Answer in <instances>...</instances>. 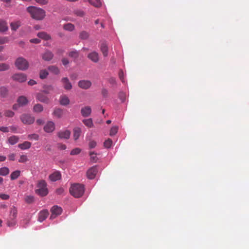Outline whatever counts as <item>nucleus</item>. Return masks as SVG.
<instances>
[{"mask_svg":"<svg viewBox=\"0 0 249 249\" xmlns=\"http://www.w3.org/2000/svg\"><path fill=\"white\" fill-rule=\"evenodd\" d=\"M119 97L122 102H124L125 99V95L124 92H120L119 94Z\"/></svg>","mask_w":249,"mask_h":249,"instance_id":"obj_55","label":"nucleus"},{"mask_svg":"<svg viewBox=\"0 0 249 249\" xmlns=\"http://www.w3.org/2000/svg\"><path fill=\"white\" fill-rule=\"evenodd\" d=\"M89 2L95 7H99L102 5L100 0H89Z\"/></svg>","mask_w":249,"mask_h":249,"instance_id":"obj_36","label":"nucleus"},{"mask_svg":"<svg viewBox=\"0 0 249 249\" xmlns=\"http://www.w3.org/2000/svg\"><path fill=\"white\" fill-rule=\"evenodd\" d=\"M9 170L6 167H3L0 168V175L5 176L9 174Z\"/></svg>","mask_w":249,"mask_h":249,"instance_id":"obj_34","label":"nucleus"},{"mask_svg":"<svg viewBox=\"0 0 249 249\" xmlns=\"http://www.w3.org/2000/svg\"><path fill=\"white\" fill-rule=\"evenodd\" d=\"M48 74H49V73L47 70H41L40 71L39 77L42 79H44L47 77Z\"/></svg>","mask_w":249,"mask_h":249,"instance_id":"obj_37","label":"nucleus"},{"mask_svg":"<svg viewBox=\"0 0 249 249\" xmlns=\"http://www.w3.org/2000/svg\"><path fill=\"white\" fill-rule=\"evenodd\" d=\"M28 137L30 140L34 139L35 140H38L39 136L38 135H37L36 134H33L29 135Z\"/></svg>","mask_w":249,"mask_h":249,"instance_id":"obj_50","label":"nucleus"},{"mask_svg":"<svg viewBox=\"0 0 249 249\" xmlns=\"http://www.w3.org/2000/svg\"><path fill=\"white\" fill-rule=\"evenodd\" d=\"M70 135L71 132L68 130L60 131L57 133L58 137L60 139H68Z\"/></svg>","mask_w":249,"mask_h":249,"instance_id":"obj_13","label":"nucleus"},{"mask_svg":"<svg viewBox=\"0 0 249 249\" xmlns=\"http://www.w3.org/2000/svg\"><path fill=\"white\" fill-rule=\"evenodd\" d=\"M63 28L64 30L69 32H72L74 31L75 29L74 25L71 23H68L64 24Z\"/></svg>","mask_w":249,"mask_h":249,"instance_id":"obj_26","label":"nucleus"},{"mask_svg":"<svg viewBox=\"0 0 249 249\" xmlns=\"http://www.w3.org/2000/svg\"><path fill=\"white\" fill-rule=\"evenodd\" d=\"M28 84L30 86H33V85L36 84V82L35 80L31 79L28 81Z\"/></svg>","mask_w":249,"mask_h":249,"instance_id":"obj_61","label":"nucleus"},{"mask_svg":"<svg viewBox=\"0 0 249 249\" xmlns=\"http://www.w3.org/2000/svg\"><path fill=\"white\" fill-rule=\"evenodd\" d=\"M27 10L30 14L31 17L36 20H42L46 16L45 11L40 8L29 6L27 8Z\"/></svg>","mask_w":249,"mask_h":249,"instance_id":"obj_1","label":"nucleus"},{"mask_svg":"<svg viewBox=\"0 0 249 249\" xmlns=\"http://www.w3.org/2000/svg\"><path fill=\"white\" fill-rule=\"evenodd\" d=\"M15 154L12 153L8 155V159L10 160L14 161L15 160Z\"/></svg>","mask_w":249,"mask_h":249,"instance_id":"obj_58","label":"nucleus"},{"mask_svg":"<svg viewBox=\"0 0 249 249\" xmlns=\"http://www.w3.org/2000/svg\"><path fill=\"white\" fill-rule=\"evenodd\" d=\"M20 171L19 170H16L14 172H13L11 175L10 178L11 180H15L18 178V177L20 176Z\"/></svg>","mask_w":249,"mask_h":249,"instance_id":"obj_32","label":"nucleus"},{"mask_svg":"<svg viewBox=\"0 0 249 249\" xmlns=\"http://www.w3.org/2000/svg\"><path fill=\"white\" fill-rule=\"evenodd\" d=\"M18 138L16 136H11L8 139L9 142L12 145L16 144L18 142Z\"/></svg>","mask_w":249,"mask_h":249,"instance_id":"obj_33","label":"nucleus"},{"mask_svg":"<svg viewBox=\"0 0 249 249\" xmlns=\"http://www.w3.org/2000/svg\"><path fill=\"white\" fill-rule=\"evenodd\" d=\"M75 15L78 17H83L85 15L84 12L82 10H76L74 12Z\"/></svg>","mask_w":249,"mask_h":249,"instance_id":"obj_48","label":"nucleus"},{"mask_svg":"<svg viewBox=\"0 0 249 249\" xmlns=\"http://www.w3.org/2000/svg\"><path fill=\"white\" fill-rule=\"evenodd\" d=\"M102 94L103 97H106L108 95V91L106 89H102Z\"/></svg>","mask_w":249,"mask_h":249,"instance_id":"obj_57","label":"nucleus"},{"mask_svg":"<svg viewBox=\"0 0 249 249\" xmlns=\"http://www.w3.org/2000/svg\"><path fill=\"white\" fill-rule=\"evenodd\" d=\"M108 81L110 83V84H116V80L113 77H111L108 80Z\"/></svg>","mask_w":249,"mask_h":249,"instance_id":"obj_62","label":"nucleus"},{"mask_svg":"<svg viewBox=\"0 0 249 249\" xmlns=\"http://www.w3.org/2000/svg\"><path fill=\"white\" fill-rule=\"evenodd\" d=\"M61 174L59 171H55L49 176V179L52 181H56L61 178Z\"/></svg>","mask_w":249,"mask_h":249,"instance_id":"obj_16","label":"nucleus"},{"mask_svg":"<svg viewBox=\"0 0 249 249\" xmlns=\"http://www.w3.org/2000/svg\"><path fill=\"white\" fill-rule=\"evenodd\" d=\"M21 122L25 124H32L35 120V117L29 114H23L20 117Z\"/></svg>","mask_w":249,"mask_h":249,"instance_id":"obj_6","label":"nucleus"},{"mask_svg":"<svg viewBox=\"0 0 249 249\" xmlns=\"http://www.w3.org/2000/svg\"><path fill=\"white\" fill-rule=\"evenodd\" d=\"M89 147L90 148H93L96 147L97 143L94 141H91L89 142Z\"/></svg>","mask_w":249,"mask_h":249,"instance_id":"obj_54","label":"nucleus"},{"mask_svg":"<svg viewBox=\"0 0 249 249\" xmlns=\"http://www.w3.org/2000/svg\"><path fill=\"white\" fill-rule=\"evenodd\" d=\"M10 66L6 63H0V71H5L9 70Z\"/></svg>","mask_w":249,"mask_h":249,"instance_id":"obj_38","label":"nucleus"},{"mask_svg":"<svg viewBox=\"0 0 249 249\" xmlns=\"http://www.w3.org/2000/svg\"><path fill=\"white\" fill-rule=\"evenodd\" d=\"M97 167L96 166H93L89 168L87 172V176L90 179H93L97 173Z\"/></svg>","mask_w":249,"mask_h":249,"instance_id":"obj_9","label":"nucleus"},{"mask_svg":"<svg viewBox=\"0 0 249 249\" xmlns=\"http://www.w3.org/2000/svg\"><path fill=\"white\" fill-rule=\"evenodd\" d=\"M8 29L7 23L3 20H0V32L6 31Z\"/></svg>","mask_w":249,"mask_h":249,"instance_id":"obj_28","label":"nucleus"},{"mask_svg":"<svg viewBox=\"0 0 249 249\" xmlns=\"http://www.w3.org/2000/svg\"><path fill=\"white\" fill-rule=\"evenodd\" d=\"M59 101L60 104L63 106H67L70 103V100L69 98L65 95L61 96Z\"/></svg>","mask_w":249,"mask_h":249,"instance_id":"obj_22","label":"nucleus"},{"mask_svg":"<svg viewBox=\"0 0 249 249\" xmlns=\"http://www.w3.org/2000/svg\"><path fill=\"white\" fill-rule=\"evenodd\" d=\"M63 111L62 109L59 108L54 109V111H53V114L54 116H56L57 117H58V118L61 117L63 115Z\"/></svg>","mask_w":249,"mask_h":249,"instance_id":"obj_30","label":"nucleus"},{"mask_svg":"<svg viewBox=\"0 0 249 249\" xmlns=\"http://www.w3.org/2000/svg\"><path fill=\"white\" fill-rule=\"evenodd\" d=\"M55 129V124L53 122L49 121L44 126V130L47 133H51Z\"/></svg>","mask_w":249,"mask_h":249,"instance_id":"obj_10","label":"nucleus"},{"mask_svg":"<svg viewBox=\"0 0 249 249\" xmlns=\"http://www.w3.org/2000/svg\"><path fill=\"white\" fill-rule=\"evenodd\" d=\"M18 214L17 209L15 206L10 208V215L7 221V225L9 227H13L16 224V218Z\"/></svg>","mask_w":249,"mask_h":249,"instance_id":"obj_4","label":"nucleus"},{"mask_svg":"<svg viewBox=\"0 0 249 249\" xmlns=\"http://www.w3.org/2000/svg\"><path fill=\"white\" fill-rule=\"evenodd\" d=\"M118 127L116 126H113L110 131V136H114L115 135L117 132H118Z\"/></svg>","mask_w":249,"mask_h":249,"instance_id":"obj_45","label":"nucleus"},{"mask_svg":"<svg viewBox=\"0 0 249 249\" xmlns=\"http://www.w3.org/2000/svg\"><path fill=\"white\" fill-rule=\"evenodd\" d=\"M4 115L7 117H12L14 115V112L11 110H6Z\"/></svg>","mask_w":249,"mask_h":249,"instance_id":"obj_49","label":"nucleus"},{"mask_svg":"<svg viewBox=\"0 0 249 249\" xmlns=\"http://www.w3.org/2000/svg\"><path fill=\"white\" fill-rule=\"evenodd\" d=\"M40 5H45L48 3V0H35Z\"/></svg>","mask_w":249,"mask_h":249,"instance_id":"obj_53","label":"nucleus"},{"mask_svg":"<svg viewBox=\"0 0 249 249\" xmlns=\"http://www.w3.org/2000/svg\"><path fill=\"white\" fill-rule=\"evenodd\" d=\"M30 42L33 43L38 44L40 42V40L38 38H34V39H31L30 40Z\"/></svg>","mask_w":249,"mask_h":249,"instance_id":"obj_59","label":"nucleus"},{"mask_svg":"<svg viewBox=\"0 0 249 249\" xmlns=\"http://www.w3.org/2000/svg\"><path fill=\"white\" fill-rule=\"evenodd\" d=\"M81 129L79 127H75L73 130V138L75 141H76L79 138L81 133Z\"/></svg>","mask_w":249,"mask_h":249,"instance_id":"obj_23","label":"nucleus"},{"mask_svg":"<svg viewBox=\"0 0 249 249\" xmlns=\"http://www.w3.org/2000/svg\"><path fill=\"white\" fill-rule=\"evenodd\" d=\"M89 36V35L88 32L86 31H82L79 34V37L82 39H86Z\"/></svg>","mask_w":249,"mask_h":249,"instance_id":"obj_39","label":"nucleus"},{"mask_svg":"<svg viewBox=\"0 0 249 249\" xmlns=\"http://www.w3.org/2000/svg\"><path fill=\"white\" fill-rule=\"evenodd\" d=\"M84 124L87 127L91 128L93 126V123L92 122V120L91 118L88 119H84L82 121Z\"/></svg>","mask_w":249,"mask_h":249,"instance_id":"obj_29","label":"nucleus"},{"mask_svg":"<svg viewBox=\"0 0 249 249\" xmlns=\"http://www.w3.org/2000/svg\"><path fill=\"white\" fill-rule=\"evenodd\" d=\"M59 148L61 149V150H65L67 148V146L65 144H60L59 145Z\"/></svg>","mask_w":249,"mask_h":249,"instance_id":"obj_64","label":"nucleus"},{"mask_svg":"<svg viewBox=\"0 0 249 249\" xmlns=\"http://www.w3.org/2000/svg\"><path fill=\"white\" fill-rule=\"evenodd\" d=\"M69 55L71 57L76 58L79 56V53L77 51H72L69 53Z\"/></svg>","mask_w":249,"mask_h":249,"instance_id":"obj_42","label":"nucleus"},{"mask_svg":"<svg viewBox=\"0 0 249 249\" xmlns=\"http://www.w3.org/2000/svg\"><path fill=\"white\" fill-rule=\"evenodd\" d=\"M7 93V90L6 88L2 87L0 88V95L2 97L6 96Z\"/></svg>","mask_w":249,"mask_h":249,"instance_id":"obj_43","label":"nucleus"},{"mask_svg":"<svg viewBox=\"0 0 249 249\" xmlns=\"http://www.w3.org/2000/svg\"><path fill=\"white\" fill-rule=\"evenodd\" d=\"M91 113V108L89 106H86L81 109V113L82 116L87 117L89 116Z\"/></svg>","mask_w":249,"mask_h":249,"instance_id":"obj_14","label":"nucleus"},{"mask_svg":"<svg viewBox=\"0 0 249 249\" xmlns=\"http://www.w3.org/2000/svg\"><path fill=\"white\" fill-rule=\"evenodd\" d=\"M85 192L84 186L80 184H74L70 188L71 194L76 198L81 197Z\"/></svg>","mask_w":249,"mask_h":249,"instance_id":"obj_2","label":"nucleus"},{"mask_svg":"<svg viewBox=\"0 0 249 249\" xmlns=\"http://www.w3.org/2000/svg\"><path fill=\"white\" fill-rule=\"evenodd\" d=\"M62 63L64 65L66 66L69 63V61L67 58H63L62 60Z\"/></svg>","mask_w":249,"mask_h":249,"instance_id":"obj_63","label":"nucleus"},{"mask_svg":"<svg viewBox=\"0 0 249 249\" xmlns=\"http://www.w3.org/2000/svg\"><path fill=\"white\" fill-rule=\"evenodd\" d=\"M28 160V158L27 156L25 155H22L20 156V159L18 160V162L20 163H24L26 162Z\"/></svg>","mask_w":249,"mask_h":249,"instance_id":"obj_46","label":"nucleus"},{"mask_svg":"<svg viewBox=\"0 0 249 249\" xmlns=\"http://www.w3.org/2000/svg\"><path fill=\"white\" fill-rule=\"evenodd\" d=\"M36 99L44 103L48 104L49 102V99L47 96L43 94L42 93H38L36 95Z\"/></svg>","mask_w":249,"mask_h":249,"instance_id":"obj_15","label":"nucleus"},{"mask_svg":"<svg viewBox=\"0 0 249 249\" xmlns=\"http://www.w3.org/2000/svg\"><path fill=\"white\" fill-rule=\"evenodd\" d=\"M49 215V212L47 210H43L40 212L38 215V220L42 222L46 219Z\"/></svg>","mask_w":249,"mask_h":249,"instance_id":"obj_17","label":"nucleus"},{"mask_svg":"<svg viewBox=\"0 0 249 249\" xmlns=\"http://www.w3.org/2000/svg\"><path fill=\"white\" fill-rule=\"evenodd\" d=\"M21 25V22L19 20L14 21L10 23V27L13 31H16Z\"/></svg>","mask_w":249,"mask_h":249,"instance_id":"obj_24","label":"nucleus"},{"mask_svg":"<svg viewBox=\"0 0 249 249\" xmlns=\"http://www.w3.org/2000/svg\"><path fill=\"white\" fill-rule=\"evenodd\" d=\"M43 109V106L39 104H37L34 106L33 111L35 112H40Z\"/></svg>","mask_w":249,"mask_h":249,"instance_id":"obj_31","label":"nucleus"},{"mask_svg":"<svg viewBox=\"0 0 249 249\" xmlns=\"http://www.w3.org/2000/svg\"><path fill=\"white\" fill-rule=\"evenodd\" d=\"M100 50L104 56L106 57L108 55V47L106 42L102 43L100 47Z\"/></svg>","mask_w":249,"mask_h":249,"instance_id":"obj_20","label":"nucleus"},{"mask_svg":"<svg viewBox=\"0 0 249 249\" xmlns=\"http://www.w3.org/2000/svg\"><path fill=\"white\" fill-rule=\"evenodd\" d=\"M81 152V149L79 148H75L72 150L71 152V155H75L79 154Z\"/></svg>","mask_w":249,"mask_h":249,"instance_id":"obj_47","label":"nucleus"},{"mask_svg":"<svg viewBox=\"0 0 249 249\" xmlns=\"http://www.w3.org/2000/svg\"><path fill=\"white\" fill-rule=\"evenodd\" d=\"M8 42L7 37H0V44H3Z\"/></svg>","mask_w":249,"mask_h":249,"instance_id":"obj_51","label":"nucleus"},{"mask_svg":"<svg viewBox=\"0 0 249 249\" xmlns=\"http://www.w3.org/2000/svg\"><path fill=\"white\" fill-rule=\"evenodd\" d=\"M27 75L23 73H17L13 74L12 79L15 81L22 83L27 80Z\"/></svg>","mask_w":249,"mask_h":249,"instance_id":"obj_7","label":"nucleus"},{"mask_svg":"<svg viewBox=\"0 0 249 249\" xmlns=\"http://www.w3.org/2000/svg\"><path fill=\"white\" fill-rule=\"evenodd\" d=\"M51 212L52 214L50 216V219H54L58 215H60L62 212V209L60 207L58 206H53L51 210Z\"/></svg>","mask_w":249,"mask_h":249,"instance_id":"obj_8","label":"nucleus"},{"mask_svg":"<svg viewBox=\"0 0 249 249\" xmlns=\"http://www.w3.org/2000/svg\"><path fill=\"white\" fill-rule=\"evenodd\" d=\"M15 65L18 70L21 71H25L29 67L28 62L26 59L22 57H18L16 59Z\"/></svg>","mask_w":249,"mask_h":249,"instance_id":"obj_5","label":"nucleus"},{"mask_svg":"<svg viewBox=\"0 0 249 249\" xmlns=\"http://www.w3.org/2000/svg\"><path fill=\"white\" fill-rule=\"evenodd\" d=\"M0 131L3 132H9L8 127L6 126H1L0 127Z\"/></svg>","mask_w":249,"mask_h":249,"instance_id":"obj_60","label":"nucleus"},{"mask_svg":"<svg viewBox=\"0 0 249 249\" xmlns=\"http://www.w3.org/2000/svg\"><path fill=\"white\" fill-rule=\"evenodd\" d=\"M18 104L21 106H23L27 104L28 103V99L24 96H21L18 99Z\"/></svg>","mask_w":249,"mask_h":249,"instance_id":"obj_25","label":"nucleus"},{"mask_svg":"<svg viewBox=\"0 0 249 249\" xmlns=\"http://www.w3.org/2000/svg\"><path fill=\"white\" fill-rule=\"evenodd\" d=\"M61 81L64 85V87L66 89L70 90L72 88V85L70 82L69 79L67 77H64L62 79Z\"/></svg>","mask_w":249,"mask_h":249,"instance_id":"obj_18","label":"nucleus"},{"mask_svg":"<svg viewBox=\"0 0 249 249\" xmlns=\"http://www.w3.org/2000/svg\"><path fill=\"white\" fill-rule=\"evenodd\" d=\"M48 70L50 71V72L55 74H58L59 73V69L54 66H49L48 67Z\"/></svg>","mask_w":249,"mask_h":249,"instance_id":"obj_35","label":"nucleus"},{"mask_svg":"<svg viewBox=\"0 0 249 249\" xmlns=\"http://www.w3.org/2000/svg\"><path fill=\"white\" fill-rule=\"evenodd\" d=\"M0 197L3 200H7L9 198V196L5 194H0Z\"/></svg>","mask_w":249,"mask_h":249,"instance_id":"obj_56","label":"nucleus"},{"mask_svg":"<svg viewBox=\"0 0 249 249\" xmlns=\"http://www.w3.org/2000/svg\"><path fill=\"white\" fill-rule=\"evenodd\" d=\"M112 144V141L110 139H108L104 143V146L107 148H110Z\"/></svg>","mask_w":249,"mask_h":249,"instance_id":"obj_41","label":"nucleus"},{"mask_svg":"<svg viewBox=\"0 0 249 249\" xmlns=\"http://www.w3.org/2000/svg\"><path fill=\"white\" fill-rule=\"evenodd\" d=\"M78 86L83 89H88L91 86V82L89 80H80L78 83Z\"/></svg>","mask_w":249,"mask_h":249,"instance_id":"obj_11","label":"nucleus"},{"mask_svg":"<svg viewBox=\"0 0 249 249\" xmlns=\"http://www.w3.org/2000/svg\"><path fill=\"white\" fill-rule=\"evenodd\" d=\"M31 146V143L27 141L18 145V147L22 150L28 149L30 148Z\"/></svg>","mask_w":249,"mask_h":249,"instance_id":"obj_27","label":"nucleus"},{"mask_svg":"<svg viewBox=\"0 0 249 249\" xmlns=\"http://www.w3.org/2000/svg\"><path fill=\"white\" fill-rule=\"evenodd\" d=\"M53 53L49 51H47L42 55V58L45 61H50L53 59Z\"/></svg>","mask_w":249,"mask_h":249,"instance_id":"obj_19","label":"nucleus"},{"mask_svg":"<svg viewBox=\"0 0 249 249\" xmlns=\"http://www.w3.org/2000/svg\"><path fill=\"white\" fill-rule=\"evenodd\" d=\"M36 187L37 189L35 190L36 194L41 196L47 195L48 190L47 188V183L44 180L38 181Z\"/></svg>","mask_w":249,"mask_h":249,"instance_id":"obj_3","label":"nucleus"},{"mask_svg":"<svg viewBox=\"0 0 249 249\" xmlns=\"http://www.w3.org/2000/svg\"><path fill=\"white\" fill-rule=\"evenodd\" d=\"M88 57L94 63H97L99 60V54L95 51L89 53L88 55Z\"/></svg>","mask_w":249,"mask_h":249,"instance_id":"obj_12","label":"nucleus"},{"mask_svg":"<svg viewBox=\"0 0 249 249\" xmlns=\"http://www.w3.org/2000/svg\"><path fill=\"white\" fill-rule=\"evenodd\" d=\"M89 155L90 156V160L94 162H96L97 161L98 158L96 156V154L94 152H90L89 153Z\"/></svg>","mask_w":249,"mask_h":249,"instance_id":"obj_44","label":"nucleus"},{"mask_svg":"<svg viewBox=\"0 0 249 249\" xmlns=\"http://www.w3.org/2000/svg\"><path fill=\"white\" fill-rule=\"evenodd\" d=\"M37 36L45 40H48L51 39V36L50 35L44 32H39L37 35Z\"/></svg>","mask_w":249,"mask_h":249,"instance_id":"obj_21","label":"nucleus"},{"mask_svg":"<svg viewBox=\"0 0 249 249\" xmlns=\"http://www.w3.org/2000/svg\"><path fill=\"white\" fill-rule=\"evenodd\" d=\"M25 201L28 204H31L34 201V197L32 196H27L25 198Z\"/></svg>","mask_w":249,"mask_h":249,"instance_id":"obj_40","label":"nucleus"},{"mask_svg":"<svg viewBox=\"0 0 249 249\" xmlns=\"http://www.w3.org/2000/svg\"><path fill=\"white\" fill-rule=\"evenodd\" d=\"M119 78H120V80H121V81L123 83H124V74L123 71L122 70H120L119 71Z\"/></svg>","mask_w":249,"mask_h":249,"instance_id":"obj_52","label":"nucleus"}]
</instances>
